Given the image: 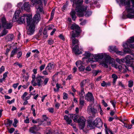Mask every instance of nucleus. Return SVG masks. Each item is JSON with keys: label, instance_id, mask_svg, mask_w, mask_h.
I'll return each instance as SVG.
<instances>
[{"label": "nucleus", "instance_id": "nucleus-1", "mask_svg": "<svg viewBox=\"0 0 134 134\" xmlns=\"http://www.w3.org/2000/svg\"><path fill=\"white\" fill-rule=\"evenodd\" d=\"M41 19L40 14H36L32 19V15L29 14H24L19 18L18 22L20 24L25 23L26 21L27 25V33L28 35H32L35 31V23L38 22Z\"/></svg>", "mask_w": 134, "mask_h": 134}, {"label": "nucleus", "instance_id": "nucleus-2", "mask_svg": "<svg viewBox=\"0 0 134 134\" xmlns=\"http://www.w3.org/2000/svg\"><path fill=\"white\" fill-rule=\"evenodd\" d=\"M73 2V5H76L75 11L76 14L79 17H82L84 15V13L87 9V7L82 5L83 0H70Z\"/></svg>", "mask_w": 134, "mask_h": 134}, {"label": "nucleus", "instance_id": "nucleus-3", "mask_svg": "<svg viewBox=\"0 0 134 134\" xmlns=\"http://www.w3.org/2000/svg\"><path fill=\"white\" fill-rule=\"evenodd\" d=\"M69 115L73 120L74 121L76 122H78L79 124L80 127L81 129H83L85 127V120L82 117H80L79 119V116L77 114H69Z\"/></svg>", "mask_w": 134, "mask_h": 134}, {"label": "nucleus", "instance_id": "nucleus-4", "mask_svg": "<svg viewBox=\"0 0 134 134\" xmlns=\"http://www.w3.org/2000/svg\"><path fill=\"white\" fill-rule=\"evenodd\" d=\"M1 21L0 22V30L2 28L7 29H10L12 26V24L8 22L6 20L4 16L2 17L1 19Z\"/></svg>", "mask_w": 134, "mask_h": 134}, {"label": "nucleus", "instance_id": "nucleus-5", "mask_svg": "<svg viewBox=\"0 0 134 134\" xmlns=\"http://www.w3.org/2000/svg\"><path fill=\"white\" fill-rule=\"evenodd\" d=\"M126 10L127 12V14L126 15L125 12L123 13L122 18L126 19L127 18L131 19L134 18V9L130 8L128 7H126Z\"/></svg>", "mask_w": 134, "mask_h": 134}, {"label": "nucleus", "instance_id": "nucleus-6", "mask_svg": "<svg viewBox=\"0 0 134 134\" xmlns=\"http://www.w3.org/2000/svg\"><path fill=\"white\" fill-rule=\"evenodd\" d=\"M105 56H107L106 54H100L96 55H95L93 56V57H91V58H88V60L87 61V62H89L91 63H92L96 61H97L100 59L103 58V60L105 59Z\"/></svg>", "mask_w": 134, "mask_h": 134}, {"label": "nucleus", "instance_id": "nucleus-7", "mask_svg": "<svg viewBox=\"0 0 134 134\" xmlns=\"http://www.w3.org/2000/svg\"><path fill=\"white\" fill-rule=\"evenodd\" d=\"M106 55L104 60L102 62V64L103 66L108 68L107 64H113L115 63V60L114 59L111 58L109 55L106 54Z\"/></svg>", "mask_w": 134, "mask_h": 134}, {"label": "nucleus", "instance_id": "nucleus-8", "mask_svg": "<svg viewBox=\"0 0 134 134\" xmlns=\"http://www.w3.org/2000/svg\"><path fill=\"white\" fill-rule=\"evenodd\" d=\"M71 29L73 30L72 34H74L76 35H79L81 32L80 27L78 25L75 24H72L71 25Z\"/></svg>", "mask_w": 134, "mask_h": 134}, {"label": "nucleus", "instance_id": "nucleus-9", "mask_svg": "<svg viewBox=\"0 0 134 134\" xmlns=\"http://www.w3.org/2000/svg\"><path fill=\"white\" fill-rule=\"evenodd\" d=\"M132 55V57L131 55H127L125 57V58L121 59L122 62L125 63L126 64H129L130 63V60H134V54L132 53L131 54Z\"/></svg>", "mask_w": 134, "mask_h": 134}, {"label": "nucleus", "instance_id": "nucleus-10", "mask_svg": "<svg viewBox=\"0 0 134 134\" xmlns=\"http://www.w3.org/2000/svg\"><path fill=\"white\" fill-rule=\"evenodd\" d=\"M44 78V76L39 75H37L36 78V81L37 83L38 86H42L43 85V80Z\"/></svg>", "mask_w": 134, "mask_h": 134}, {"label": "nucleus", "instance_id": "nucleus-11", "mask_svg": "<svg viewBox=\"0 0 134 134\" xmlns=\"http://www.w3.org/2000/svg\"><path fill=\"white\" fill-rule=\"evenodd\" d=\"M115 67L116 69H118L120 71L123 70L124 72L129 70L128 66L124 64L120 65L116 64L115 65Z\"/></svg>", "mask_w": 134, "mask_h": 134}, {"label": "nucleus", "instance_id": "nucleus-12", "mask_svg": "<svg viewBox=\"0 0 134 134\" xmlns=\"http://www.w3.org/2000/svg\"><path fill=\"white\" fill-rule=\"evenodd\" d=\"M87 111L89 114H92L93 115L98 113L97 110L94 109L90 105L88 107Z\"/></svg>", "mask_w": 134, "mask_h": 134}, {"label": "nucleus", "instance_id": "nucleus-13", "mask_svg": "<svg viewBox=\"0 0 134 134\" xmlns=\"http://www.w3.org/2000/svg\"><path fill=\"white\" fill-rule=\"evenodd\" d=\"M86 100L88 101H93L94 98L92 93L88 92L86 94L85 97Z\"/></svg>", "mask_w": 134, "mask_h": 134}, {"label": "nucleus", "instance_id": "nucleus-14", "mask_svg": "<svg viewBox=\"0 0 134 134\" xmlns=\"http://www.w3.org/2000/svg\"><path fill=\"white\" fill-rule=\"evenodd\" d=\"M133 42H134V36L131 37L126 42L124 43L123 46L126 49L129 46V43Z\"/></svg>", "mask_w": 134, "mask_h": 134}, {"label": "nucleus", "instance_id": "nucleus-15", "mask_svg": "<svg viewBox=\"0 0 134 134\" xmlns=\"http://www.w3.org/2000/svg\"><path fill=\"white\" fill-rule=\"evenodd\" d=\"M94 123L95 124V126L98 128H100L102 127L103 123L100 119L99 118H97L94 120Z\"/></svg>", "mask_w": 134, "mask_h": 134}, {"label": "nucleus", "instance_id": "nucleus-16", "mask_svg": "<svg viewBox=\"0 0 134 134\" xmlns=\"http://www.w3.org/2000/svg\"><path fill=\"white\" fill-rule=\"evenodd\" d=\"M79 36V35H76L74 34H72L70 39L71 40L72 44L73 45L75 44H78L79 41L78 40L76 39L75 37H78Z\"/></svg>", "mask_w": 134, "mask_h": 134}, {"label": "nucleus", "instance_id": "nucleus-17", "mask_svg": "<svg viewBox=\"0 0 134 134\" xmlns=\"http://www.w3.org/2000/svg\"><path fill=\"white\" fill-rule=\"evenodd\" d=\"M71 118L69 115V114H68V116L65 115L64 116V119L65 120L67 123L72 126L73 125L72 123V121Z\"/></svg>", "mask_w": 134, "mask_h": 134}, {"label": "nucleus", "instance_id": "nucleus-18", "mask_svg": "<svg viewBox=\"0 0 134 134\" xmlns=\"http://www.w3.org/2000/svg\"><path fill=\"white\" fill-rule=\"evenodd\" d=\"M23 9L27 12H29L30 8V5L29 2H27L24 3L23 6Z\"/></svg>", "mask_w": 134, "mask_h": 134}, {"label": "nucleus", "instance_id": "nucleus-19", "mask_svg": "<svg viewBox=\"0 0 134 134\" xmlns=\"http://www.w3.org/2000/svg\"><path fill=\"white\" fill-rule=\"evenodd\" d=\"M73 50L75 54H81V51L79 49L78 45H76L73 48Z\"/></svg>", "mask_w": 134, "mask_h": 134}, {"label": "nucleus", "instance_id": "nucleus-20", "mask_svg": "<svg viewBox=\"0 0 134 134\" xmlns=\"http://www.w3.org/2000/svg\"><path fill=\"white\" fill-rule=\"evenodd\" d=\"M87 126L88 128H89V129L94 128L95 126L94 121L92 122V121L89 120L88 122Z\"/></svg>", "mask_w": 134, "mask_h": 134}, {"label": "nucleus", "instance_id": "nucleus-21", "mask_svg": "<svg viewBox=\"0 0 134 134\" xmlns=\"http://www.w3.org/2000/svg\"><path fill=\"white\" fill-rule=\"evenodd\" d=\"M20 12L21 11L19 9L18 10L15 11L13 18V19L15 21L17 20L18 21V20H17V19L19 17V15L20 14Z\"/></svg>", "mask_w": 134, "mask_h": 134}, {"label": "nucleus", "instance_id": "nucleus-22", "mask_svg": "<svg viewBox=\"0 0 134 134\" xmlns=\"http://www.w3.org/2000/svg\"><path fill=\"white\" fill-rule=\"evenodd\" d=\"M58 73V72H57L55 73L52 77V84H54L56 82L57 79L58 78L57 75Z\"/></svg>", "mask_w": 134, "mask_h": 134}, {"label": "nucleus", "instance_id": "nucleus-23", "mask_svg": "<svg viewBox=\"0 0 134 134\" xmlns=\"http://www.w3.org/2000/svg\"><path fill=\"white\" fill-rule=\"evenodd\" d=\"M54 67V65L53 64L50 63H49L46 67V69L48 70V71L51 72V70L53 69Z\"/></svg>", "mask_w": 134, "mask_h": 134}, {"label": "nucleus", "instance_id": "nucleus-24", "mask_svg": "<svg viewBox=\"0 0 134 134\" xmlns=\"http://www.w3.org/2000/svg\"><path fill=\"white\" fill-rule=\"evenodd\" d=\"M38 130L37 127L36 126H34L33 127H31L30 130V132L31 133H35L36 132H35L36 131H37Z\"/></svg>", "mask_w": 134, "mask_h": 134}, {"label": "nucleus", "instance_id": "nucleus-25", "mask_svg": "<svg viewBox=\"0 0 134 134\" xmlns=\"http://www.w3.org/2000/svg\"><path fill=\"white\" fill-rule=\"evenodd\" d=\"M81 91L79 92V95L80 96V98H84V97L85 95L84 88L81 89Z\"/></svg>", "mask_w": 134, "mask_h": 134}, {"label": "nucleus", "instance_id": "nucleus-26", "mask_svg": "<svg viewBox=\"0 0 134 134\" xmlns=\"http://www.w3.org/2000/svg\"><path fill=\"white\" fill-rule=\"evenodd\" d=\"M111 77L113 79V85H115L117 79L118 78V76L116 74H114L111 75Z\"/></svg>", "mask_w": 134, "mask_h": 134}, {"label": "nucleus", "instance_id": "nucleus-27", "mask_svg": "<svg viewBox=\"0 0 134 134\" xmlns=\"http://www.w3.org/2000/svg\"><path fill=\"white\" fill-rule=\"evenodd\" d=\"M117 49L116 46H110L109 47V50L110 52L113 53L116 51Z\"/></svg>", "mask_w": 134, "mask_h": 134}, {"label": "nucleus", "instance_id": "nucleus-28", "mask_svg": "<svg viewBox=\"0 0 134 134\" xmlns=\"http://www.w3.org/2000/svg\"><path fill=\"white\" fill-rule=\"evenodd\" d=\"M70 14L72 19L75 20L76 18L75 15V11L73 10H72L70 13Z\"/></svg>", "mask_w": 134, "mask_h": 134}, {"label": "nucleus", "instance_id": "nucleus-29", "mask_svg": "<svg viewBox=\"0 0 134 134\" xmlns=\"http://www.w3.org/2000/svg\"><path fill=\"white\" fill-rule=\"evenodd\" d=\"M87 80H84L82 81L80 83L81 89L84 88V87L86 83Z\"/></svg>", "mask_w": 134, "mask_h": 134}, {"label": "nucleus", "instance_id": "nucleus-30", "mask_svg": "<svg viewBox=\"0 0 134 134\" xmlns=\"http://www.w3.org/2000/svg\"><path fill=\"white\" fill-rule=\"evenodd\" d=\"M14 36L12 34H10L6 37V39L8 41H11L13 38Z\"/></svg>", "mask_w": 134, "mask_h": 134}, {"label": "nucleus", "instance_id": "nucleus-31", "mask_svg": "<svg viewBox=\"0 0 134 134\" xmlns=\"http://www.w3.org/2000/svg\"><path fill=\"white\" fill-rule=\"evenodd\" d=\"M120 7L124 5L125 0H116Z\"/></svg>", "mask_w": 134, "mask_h": 134}, {"label": "nucleus", "instance_id": "nucleus-32", "mask_svg": "<svg viewBox=\"0 0 134 134\" xmlns=\"http://www.w3.org/2000/svg\"><path fill=\"white\" fill-rule=\"evenodd\" d=\"M6 29H4L2 31V32L0 34V36H3L6 35L8 32V31L5 30Z\"/></svg>", "mask_w": 134, "mask_h": 134}, {"label": "nucleus", "instance_id": "nucleus-33", "mask_svg": "<svg viewBox=\"0 0 134 134\" xmlns=\"http://www.w3.org/2000/svg\"><path fill=\"white\" fill-rule=\"evenodd\" d=\"M125 5H127V6H129V7L131 6H130V0H125L124 6H125Z\"/></svg>", "mask_w": 134, "mask_h": 134}, {"label": "nucleus", "instance_id": "nucleus-34", "mask_svg": "<svg viewBox=\"0 0 134 134\" xmlns=\"http://www.w3.org/2000/svg\"><path fill=\"white\" fill-rule=\"evenodd\" d=\"M92 12L90 11H87L86 12L85 15L86 17H88L91 15Z\"/></svg>", "mask_w": 134, "mask_h": 134}, {"label": "nucleus", "instance_id": "nucleus-35", "mask_svg": "<svg viewBox=\"0 0 134 134\" xmlns=\"http://www.w3.org/2000/svg\"><path fill=\"white\" fill-rule=\"evenodd\" d=\"M84 103L83 98H80V104L81 107H82L84 106Z\"/></svg>", "mask_w": 134, "mask_h": 134}, {"label": "nucleus", "instance_id": "nucleus-36", "mask_svg": "<svg viewBox=\"0 0 134 134\" xmlns=\"http://www.w3.org/2000/svg\"><path fill=\"white\" fill-rule=\"evenodd\" d=\"M54 26L53 24L48 25L46 27V29L48 30H52L54 27Z\"/></svg>", "mask_w": 134, "mask_h": 134}, {"label": "nucleus", "instance_id": "nucleus-37", "mask_svg": "<svg viewBox=\"0 0 134 134\" xmlns=\"http://www.w3.org/2000/svg\"><path fill=\"white\" fill-rule=\"evenodd\" d=\"M76 65L77 66H80L83 65V63L81 61L79 60L76 62Z\"/></svg>", "mask_w": 134, "mask_h": 134}, {"label": "nucleus", "instance_id": "nucleus-38", "mask_svg": "<svg viewBox=\"0 0 134 134\" xmlns=\"http://www.w3.org/2000/svg\"><path fill=\"white\" fill-rule=\"evenodd\" d=\"M45 122H44V121L42 120H40L38 121V124L39 125H44V124Z\"/></svg>", "mask_w": 134, "mask_h": 134}, {"label": "nucleus", "instance_id": "nucleus-39", "mask_svg": "<svg viewBox=\"0 0 134 134\" xmlns=\"http://www.w3.org/2000/svg\"><path fill=\"white\" fill-rule=\"evenodd\" d=\"M105 132L106 133V134H107L108 133V132H109L110 133V134H114L113 133L112 130L110 129H109L107 128L106 129H105Z\"/></svg>", "mask_w": 134, "mask_h": 134}, {"label": "nucleus", "instance_id": "nucleus-40", "mask_svg": "<svg viewBox=\"0 0 134 134\" xmlns=\"http://www.w3.org/2000/svg\"><path fill=\"white\" fill-rule=\"evenodd\" d=\"M110 102L114 108H115L116 105L115 104L116 103V101H115V100H111Z\"/></svg>", "mask_w": 134, "mask_h": 134}, {"label": "nucleus", "instance_id": "nucleus-41", "mask_svg": "<svg viewBox=\"0 0 134 134\" xmlns=\"http://www.w3.org/2000/svg\"><path fill=\"white\" fill-rule=\"evenodd\" d=\"M16 49H13L11 52L10 54V57H13L15 54L16 53Z\"/></svg>", "mask_w": 134, "mask_h": 134}, {"label": "nucleus", "instance_id": "nucleus-42", "mask_svg": "<svg viewBox=\"0 0 134 134\" xmlns=\"http://www.w3.org/2000/svg\"><path fill=\"white\" fill-rule=\"evenodd\" d=\"M55 11V9H53L52 10V11L51 14V16L50 18V20H52L53 18V16L54 15V12Z\"/></svg>", "mask_w": 134, "mask_h": 134}, {"label": "nucleus", "instance_id": "nucleus-43", "mask_svg": "<svg viewBox=\"0 0 134 134\" xmlns=\"http://www.w3.org/2000/svg\"><path fill=\"white\" fill-rule=\"evenodd\" d=\"M48 43L50 45H51L52 44L54 43V41L51 38L49 39L47 41Z\"/></svg>", "mask_w": 134, "mask_h": 134}, {"label": "nucleus", "instance_id": "nucleus-44", "mask_svg": "<svg viewBox=\"0 0 134 134\" xmlns=\"http://www.w3.org/2000/svg\"><path fill=\"white\" fill-rule=\"evenodd\" d=\"M133 85V82L132 80H130L128 81V86L130 87H131Z\"/></svg>", "mask_w": 134, "mask_h": 134}, {"label": "nucleus", "instance_id": "nucleus-45", "mask_svg": "<svg viewBox=\"0 0 134 134\" xmlns=\"http://www.w3.org/2000/svg\"><path fill=\"white\" fill-rule=\"evenodd\" d=\"M49 79L48 78H46L44 80V82H43V85H45L47 84Z\"/></svg>", "mask_w": 134, "mask_h": 134}, {"label": "nucleus", "instance_id": "nucleus-46", "mask_svg": "<svg viewBox=\"0 0 134 134\" xmlns=\"http://www.w3.org/2000/svg\"><path fill=\"white\" fill-rule=\"evenodd\" d=\"M63 99L64 100H66L68 98V94L64 92L63 93Z\"/></svg>", "mask_w": 134, "mask_h": 134}, {"label": "nucleus", "instance_id": "nucleus-47", "mask_svg": "<svg viewBox=\"0 0 134 134\" xmlns=\"http://www.w3.org/2000/svg\"><path fill=\"white\" fill-rule=\"evenodd\" d=\"M84 56L86 57H89L91 56V53L89 52H86L84 54Z\"/></svg>", "mask_w": 134, "mask_h": 134}, {"label": "nucleus", "instance_id": "nucleus-48", "mask_svg": "<svg viewBox=\"0 0 134 134\" xmlns=\"http://www.w3.org/2000/svg\"><path fill=\"white\" fill-rule=\"evenodd\" d=\"M14 122L13 124V125L15 127L17 126L16 124L18 123V121L16 119H14Z\"/></svg>", "mask_w": 134, "mask_h": 134}, {"label": "nucleus", "instance_id": "nucleus-49", "mask_svg": "<svg viewBox=\"0 0 134 134\" xmlns=\"http://www.w3.org/2000/svg\"><path fill=\"white\" fill-rule=\"evenodd\" d=\"M48 70H47L46 69V68L45 70L43 71L42 72V73L44 75H48Z\"/></svg>", "mask_w": 134, "mask_h": 134}, {"label": "nucleus", "instance_id": "nucleus-50", "mask_svg": "<svg viewBox=\"0 0 134 134\" xmlns=\"http://www.w3.org/2000/svg\"><path fill=\"white\" fill-rule=\"evenodd\" d=\"M85 68L84 66H83L82 65L80 66H79V70L80 71H84L85 70Z\"/></svg>", "mask_w": 134, "mask_h": 134}, {"label": "nucleus", "instance_id": "nucleus-51", "mask_svg": "<svg viewBox=\"0 0 134 134\" xmlns=\"http://www.w3.org/2000/svg\"><path fill=\"white\" fill-rule=\"evenodd\" d=\"M45 64H44L43 65H42L40 67V71H42L43 70L45 66Z\"/></svg>", "mask_w": 134, "mask_h": 134}, {"label": "nucleus", "instance_id": "nucleus-52", "mask_svg": "<svg viewBox=\"0 0 134 134\" xmlns=\"http://www.w3.org/2000/svg\"><path fill=\"white\" fill-rule=\"evenodd\" d=\"M101 72V71L100 70H94L93 71V72L94 76H96L97 75L99 72Z\"/></svg>", "mask_w": 134, "mask_h": 134}, {"label": "nucleus", "instance_id": "nucleus-53", "mask_svg": "<svg viewBox=\"0 0 134 134\" xmlns=\"http://www.w3.org/2000/svg\"><path fill=\"white\" fill-rule=\"evenodd\" d=\"M43 118L42 120H43L45 122H46V121H47L48 118V117H47L46 115H43Z\"/></svg>", "mask_w": 134, "mask_h": 134}, {"label": "nucleus", "instance_id": "nucleus-54", "mask_svg": "<svg viewBox=\"0 0 134 134\" xmlns=\"http://www.w3.org/2000/svg\"><path fill=\"white\" fill-rule=\"evenodd\" d=\"M131 2L132 3V7H131V6L129 7L128 6V7H130V8H133V9H134V0H131Z\"/></svg>", "mask_w": 134, "mask_h": 134}, {"label": "nucleus", "instance_id": "nucleus-55", "mask_svg": "<svg viewBox=\"0 0 134 134\" xmlns=\"http://www.w3.org/2000/svg\"><path fill=\"white\" fill-rule=\"evenodd\" d=\"M15 101V99H13L12 100H7V102L8 103H9V104H11L13 103Z\"/></svg>", "mask_w": 134, "mask_h": 134}, {"label": "nucleus", "instance_id": "nucleus-56", "mask_svg": "<svg viewBox=\"0 0 134 134\" xmlns=\"http://www.w3.org/2000/svg\"><path fill=\"white\" fill-rule=\"evenodd\" d=\"M22 3L21 2H20L18 3L17 5V6L20 8H21L22 9H23V7L22 5Z\"/></svg>", "mask_w": 134, "mask_h": 134}, {"label": "nucleus", "instance_id": "nucleus-57", "mask_svg": "<svg viewBox=\"0 0 134 134\" xmlns=\"http://www.w3.org/2000/svg\"><path fill=\"white\" fill-rule=\"evenodd\" d=\"M46 29H44L43 31V34L44 35H46V37H48V35L47 34V31Z\"/></svg>", "mask_w": 134, "mask_h": 134}, {"label": "nucleus", "instance_id": "nucleus-58", "mask_svg": "<svg viewBox=\"0 0 134 134\" xmlns=\"http://www.w3.org/2000/svg\"><path fill=\"white\" fill-rule=\"evenodd\" d=\"M22 55V52H18L17 54V57L18 58H19L21 57Z\"/></svg>", "mask_w": 134, "mask_h": 134}, {"label": "nucleus", "instance_id": "nucleus-59", "mask_svg": "<svg viewBox=\"0 0 134 134\" xmlns=\"http://www.w3.org/2000/svg\"><path fill=\"white\" fill-rule=\"evenodd\" d=\"M125 127H126V128H127V129H131L132 126V124L129 125L128 126H127L126 124V125H125Z\"/></svg>", "mask_w": 134, "mask_h": 134}, {"label": "nucleus", "instance_id": "nucleus-60", "mask_svg": "<svg viewBox=\"0 0 134 134\" xmlns=\"http://www.w3.org/2000/svg\"><path fill=\"white\" fill-rule=\"evenodd\" d=\"M37 10L38 11L42 12L43 11V8L42 7H39L37 8Z\"/></svg>", "mask_w": 134, "mask_h": 134}, {"label": "nucleus", "instance_id": "nucleus-61", "mask_svg": "<svg viewBox=\"0 0 134 134\" xmlns=\"http://www.w3.org/2000/svg\"><path fill=\"white\" fill-rule=\"evenodd\" d=\"M14 64L17 65H18L20 68H22V65L18 62H15Z\"/></svg>", "mask_w": 134, "mask_h": 134}, {"label": "nucleus", "instance_id": "nucleus-62", "mask_svg": "<svg viewBox=\"0 0 134 134\" xmlns=\"http://www.w3.org/2000/svg\"><path fill=\"white\" fill-rule=\"evenodd\" d=\"M15 129L14 128H11L9 130V132L10 133H12L14 131Z\"/></svg>", "mask_w": 134, "mask_h": 134}, {"label": "nucleus", "instance_id": "nucleus-63", "mask_svg": "<svg viewBox=\"0 0 134 134\" xmlns=\"http://www.w3.org/2000/svg\"><path fill=\"white\" fill-rule=\"evenodd\" d=\"M24 122L26 123H29V118L28 117H26V119L24 121Z\"/></svg>", "mask_w": 134, "mask_h": 134}, {"label": "nucleus", "instance_id": "nucleus-64", "mask_svg": "<svg viewBox=\"0 0 134 134\" xmlns=\"http://www.w3.org/2000/svg\"><path fill=\"white\" fill-rule=\"evenodd\" d=\"M35 81H33V80H32L31 81V83L32 85L34 86H35L36 85H37V83L36 82H35Z\"/></svg>", "mask_w": 134, "mask_h": 134}]
</instances>
